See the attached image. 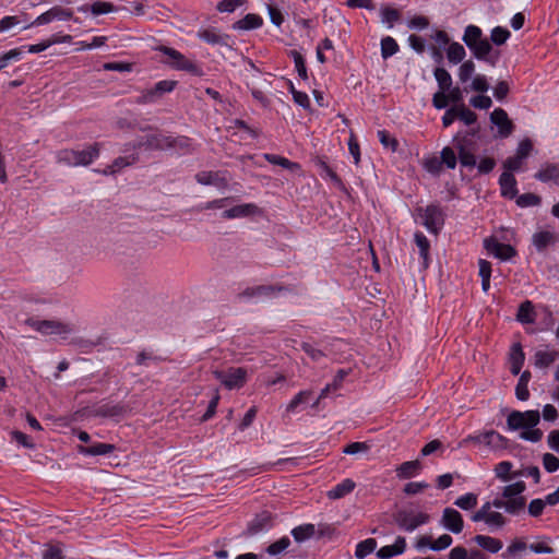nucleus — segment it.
I'll return each instance as SVG.
<instances>
[{"instance_id":"17","label":"nucleus","mask_w":559,"mask_h":559,"mask_svg":"<svg viewBox=\"0 0 559 559\" xmlns=\"http://www.w3.org/2000/svg\"><path fill=\"white\" fill-rule=\"evenodd\" d=\"M73 332V328L70 324L53 321L44 320L39 326V333L44 335H62L66 336Z\"/></svg>"},{"instance_id":"24","label":"nucleus","mask_w":559,"mask_h":559,"mask_svg":"<svg viewBox=\"0 0 559 559\" xmlns=\"http://www.w3.org/2000/svg\"><path fill=\"white\" fill-rule=\"evenodd\" d=\"M130 412V408L128 405L124 404H106L96 409V415L100 417H109V418H116V417H122L127 415Z\"/></svg>"},{"instance_id":"52","label":"nucleus","mask_w":559,"mask_h":559,"mask_svg":"<svg viewBox=\"0 0 559 559\" xmlns=\"http://www.w3.org/2000/svg\"><path fill=\"white\" fill-rule=\"evenodd\" d=\"M540 203V198L534 193H524L516 199V204L521 207L535 206Z\"/></svg>"},{"instance_id":"6","label":"nucleus","mask_w":559,"mask_h":559,"mask_svg":"<svg viewBox=\"0 0 559 559\" xmlns=\"http://www.w3.org/2000/svg\"><path fill=\"white\" fill-rule=\"evenodd\" d=\"M474 522L484 521L490 528H501L506 525L507 519L498 511L491 510V504L486 502L472 515Z\"/></svg>"},{"instance_id":"39","label":"nucleus","mask_w":559,"mask_h":559,"mask_svg":"<svg viewBox=\"0 0 559 559\" xmlns=\"http://www.w3.org/2000/svg\"><path fill=\"white\" fill-rule=\"evenodd\" d=\"M527 545L521 539H514L501 555L503 559H514L519 552L526 550Z\"/></svg>"},{"instance_id":"53","label":"nucleus","mask_w":559,"mask_h":559,"mask_svg":"<svg viewBox=\"0 0 559 559\" xmlns=\"http://www.w3.org/2000/svg\"><path fill=\"white\" fill-rule=\"evenodd\" d=\"M440 162H442V164H444L448 168L454 169L456 166V156L454 151L451 147H444L441 151Z\"/></svg>"},{"instance_id":"51","label":"nucleus","mask_w":559,"mask_h":559,"mask_svg":"<svg viewBox=\"0 0 559 559\" xmlns=\"http://www.w3.org/2000/svg\"><path fill=\"white\" fill-rule=\"evenodd\" d=\"M289 545H290V539L288 537H282L281 539H278L275 543L271 544L266 548V551L271 556H276V555L283 552L284 550H286Z\"/></svg>"},{"instance_id":"35","label":"nucleus","mask_w":559,"mask_h":559,"mask_svg":"<svg viewBox=\"0 0 559 559\" xmlns=\"http://www.w3.org/2000/svg\"><path fill=\"white\" fill-rule=\"evenodd\" d=\"M377 548V540L374 538H367L362 542H360L356 546L355 556L358 559H364L369 554L373 552Z\"/></svg>"},{"instance_id":"37","label":"nucleus","mask_w":559,"mask_h":559,"mask_svg":"<svg viewBox=\"0 0 559 559\" xmlns=\"http://www.w3.org/2000/svg\"><path fill=\"white\" fill-rule=\"evenodd\" d=\"M435 78L438 82L441 92L449 91L452 85V78L450 73L443 68L435 70Z\"/></svg>"},{"instance_id":"14","label":"nucleus","mask_w":559,"mask_h":559,"mask_svg":"<svg viewBox=\"0 0 559 559\" xmlns=\"http://www.w3.org/2000/svg\"><path fill=\"white\" fill-rule=\"evenodd\" d=\"M454 142L462 166L475 167L477 165L476 157L469 146V141L466 138L455 136Z\"/></svg>"},{"instance_id":"22","label":"nucleus","mask_w":559,"mask_h":559,"mask_svg":"<svg viewBox=\"0 0 559 559\" xmlns=\"http://www.w3.org/2000/svg\"><path fill=\"white\" fill-rule=\"evenodd\" d=\"M537 180L542 182L552 181L557 186H559V164L555 163H546L534 176Z\"/></svg>"},{"instance_id":"42","label":"nucleus","mask_w":559,"mask_h":559,"mask_svg":"<svg viewBox=\"0 0 559 559\" xmlns=\"http://www.w3.org/2000/svg\"><path fill=\"white\" fill-rule=\"evenodd\" d=\"M316 532L313 524H305L300 525L298 527H295L292 532L294 538L297 542H304L308 538H310Z\"/></svg>"},{"instance_id":"46","label":"nucleus","mask_w":559,"mask_h":559,"mask_svg":"<svg viewBox=\"0 0 559 559\" xmlns=\"http://www.w3.org/2000/svg\"><path fill=\"white\" fill-rule=\"evenodd\" d=\"M454 504L463 510H471L477 504V496L475 493H466L464 496L459 497Z\"/></svg>"},{"instance_id":"58","label":"nucleus","mask_w":559,"mask_h":559,"mask_svg":"<svg viewBox=\"0 0 559 559\" xmlns=\"http://www.w3.org/2000/svg\"><path fill=\"white\" fill-rule=\"evenodd\" d=\"M311 395V390L300 391L287 405V412H294L298 405L306 402Z\"/></svg>"},{"instance_id":"60","label":"nucleus","mask_w":559,"mask_h":559,"mask_svg":"<svg viewBox=\"0 0 559 559\" xmlns=\"http://www.w3.org/2000/svg\"><path fill=\"white\" fill-rule=\"evenodd\" d=\"M90 10L94 15H99L112 12L115 7L109 2L96 1L90 7Z\"/></svg>"},{"instance_id":"57","label":"nucleus","mask_w":559,"mask_h":559,"mask_svg":"<svg viewBox=\"0 0 559 559\" xmlns=\"http://www.w3.org/2000/svg\"><path fill=\"white\" fill-rule=\"evenodd\" d=\"M423 165L425 169L432 175H438L442 169V162H440V159L436 156L426 158L423 162Z\"/></svg>"},{"instance_id":"5","label":"nucleus","mask_w":559,"mask_h":559,"mask_svg":"<svg viewBox=\"0 0 559 559\" xmlns=\"http://www.w3.org/2000/svg\"><path fill=\"white\" fill-rule=\"evenodd\" d=\"M157 49L167 57L164 61L167 66L176 70H183L188 72L197 71V66L178 50L166 46H160Z\"/></svg>"},{"instance_id":"8","label":"nucleus","mask_w":559,"mask_h":559,"mask_svg":"<svg viewBox=\"0 0 559 559\" xmlns=\"http://www.w3.org/2000/svg\"><path fill=\"white\" fill-rule=\"evenodd\" d=\"M418 216L421 218L423 225L430 233H438L443 224L442 212L437 205H428L425 209H417Z\"/></svg>"},{"instance_id":"31","label":"nucleus","mask_w":559,"mask_h":559,"mask_svg":"<svg viewBox=\"0 0 559 559\" xmlns=\"http://www.w3.org/2000/svg\"><path fill=\"white\" fill-rule=\"evenodd\" d=\"M421 468V464L418 460L408 461L401 464L396 468L397 477L406 479L414 476Z\"/></svg>"},{"instance_id":"29","label":"nucleus","mask_w":559,"mask_h":559,"mask_svg":"<svg viewBox=\"0 0 559 559\" xmlns=\"http://www.w3.org/2000/svg\"><path fill=\"white\" fill-rule=\"evenodd\" d=\"M532 241L538 251H543L556 241V237L555 234L549 230H542L533 235Z\"/></svg>"},{"instance_id":"47","label":"nucleus","mask_w":559,"mask_h":559,"mask_svg":"<svg viewBox=\"0 0 559 559\" xmlns=\"http://www.w3.org/2000/svg\"><path fill=\"white\" fill-rule=\"evenodd\" d=\"M415 242H416L417 247L419 248V252H420L421 258L424 259L425 265H427L429 248H430L428 239L426 238V236L424 234L416 233L415 234Z\"/></svg>"},{"instance_id":"19","label":"nucleus","mask_w":559,"mask_h":559,"mask_svg":"<svg viewBox=\"0 0 559 559\" xmlns=\"http://www.w3.org/2000/svg\"><path fill=\"white\" fill-rule=\"evenodd\" d=\"M260 213V209L252 203L236 205L229 210L223 212V217L227 219L247 217L257 215Z\"/></svg>"},{"instance_id":"62","label":"nucleus","mask_w":559,"mask_h":559,"mask_svg":"<svg viewBox=\"0 0 559 559\" xmlns=\"http://www.w3.org/2000/svg\"><path fill=\"white\" fill-rule=\"evenodd\" d=\"M469 103L474 108L478 109H488L492 105L491 98L486 95L474 96L471 98Z\"/></svg>"},{"instance_id":"61","label":"nucleus","mask_w":559,"mask_h":559,"mask_svg":"<svg viewBox=\"0 0 559 559\" xmlns=\"http://www.w3.org/2000/svg\"><path fill=\"white\" fill-rule=\"evenodd\" d=\"M453 543L452 537L449 534H443L440 537H438L436 540L431 544V550L440 551L448 547H450Z\"/></svg>"},{"instance_id":"49","label":"nucleus","mask_w":559,"mask_h":559,"mask_svg":"<svg viewBox=\"0 0 559 559\" xmlns=\"http://www.w3.org/2000/svg\"><path fill=\"white\" fill-rule=\"evenodd\" d=\"M475 72V63L472 60L464 61L459 68V79L462 83L467 82Z\"/></svg>"},{"instance_id":"23","label":"nucleus","mask_w":559,"mask_h":559,"mask_svg":"<svg viewBox=\"0 0 559 559\" xmlns=\"http://www.w3.org/2000/svg\"><path fill=\"white\" fill-rule=\"evenodd\" d=\"M501 194L506 198L513 199L518 194L516 180L509 171H503L499 179Z\"/></svg>"},{"instance_id":"56","label":"nucleus","mask_w":559,"mask_h":559,"mask_svg":"<svg viewBox=\"0 0 559 559\" xmlns=\"http://www.w3.org/2000/svg\"><path fill=\"white\" fill-rule=\"evenodd\" d=\"M510 36V32L503 27L497 26L491 31L490 39L496 45H502Z\"/></svg>"},{"instance_id":"18","label":"nucleus","mask_w":559,"mask_h":559,"mask_svg":"<svg viewBox=\"0 0 559 559\" xmlns=\"http://www.w3.org/2000/svg\"><path fill=\"white\" fill-rule=\"evenodd\" d=\"M195 180L200 185L218 188H226L228 185V180L221 171H200L195 175Z\"/></svg>"},{"instance_id":"38","label":"nucleus","mask_w":559,"mask_h":559,"mask_svg":"<svg viewBox=\"0 0 559 559\" xmlns=\"http://www.w3.org/2000/svg\"><path fill=\"white\" fill-rule=\"evenodd\" d=\"M526 486L524 481H516L514 484L508 485L502 490V497L504 499H512L514 497H523L522 493L525 490Z\"/></svg>"},{"instance_id":"55","label":"nucleus","mask_w":559,"mask_h":559,"mask_svg":"<svg viewBox=\"0 0 559 559\" xmlns=\"http://www.w3.org/2000/svg\"><path fill=\"white\" fill-rule=\"evenodd\" d=\"M528 548L535 554H552L554 548L549 545L548 538L532 543Z\"/></svg>"},{"instance_id":"7","label":"nucleus","mask_w":559,"mask_h":559,"mask_svg":"<svg viewBox=\"0 0 559 559\" xmlns=\"http://www.w3.org/2000/svg\"><path fill=\"white\" fill-rule=\"evenodd\" d=\"M176 85L177 81L174 80L159 81L154 85V87L143 91L136 102L139 104L154 103L158 100L164 94L174 91Z\"/></svg>"},{"instance_id":"44","label":"nucleus","mask_w":559,"mask_h":559,"mask_svg":"<svg viewBox=\"0 0 559 559\" xmlns=\"http://www.w3.org/2000/svg\"><path fill=\"white\" fill-rule=\"evenodd\" d=\"M399 50V45L395 39L388 36L381 40V55L384 59L393 56Z\"/></svg>"},{"instance_id":"34","label":"nucleus","mask_w":559,"mask_h":559,"mask_svg":"<svg viewBox=\"0 0 559 559\" xmlns=\"http://www.w3.org/2000/svg\"><path fill=\"white\" fill-rule=\"evenodd\" d=\"M262 25V19L257 14H247L243 19L234 24L237 29H253Z\"/></svg>"},{"instance_id":"12","label":"nucleus","mask_w":559,"mask_h":559,"mask_svg":"<svg viewBox=\"0 0 559 559\" xmlns=\"http://www.w3.org/2000/svg\"><path fill=\"white\" fill-rule=\"evenodd\" d=\"M73 12L68 9H63L62 7L56 5L50 8L48 11L44 12L39 16H37L31 25H45L49 24L52 21H67L72 19Z\"/></svg>"},{"instance_id":"28","label":"nucleus","mask_w":559,"mask_h":559,"mask_svg":"<svg viewBox=\"0 0 559 559\" xmlns=\"http://www.w3.org/2000/svg\"><path fill=\"white\" fill-rule=\"evenodd\" d=\"M474 542L485 550L496 554L502 549V542L491 536L487 535H476Z\"/></svg>"},{"instance_id":"13","label":"nucleus","mask_w":559,"mask_h":559,"mask_svg":"<svg viewBox=\"0 0 559 559\" xmlns=\"http://www.w3.org/2000/svg\"><path fill=\"white\" fill-rule=\"evenodd\" d=\"M441 525L448 531L459 534L463 531L464 522L461 513L452 508H445L441 518Z\"/></svg>"},{"instance_id":"21","label":"nucleus","mask_w":559,"mask_h":559,"mask_svg":"<svg viewBox=\"0 0 559 559\" xmlns=\"http://www.w3.org/2000/svg\"><path fill=\"white\" fill-rule=\"evenodd\" d=\"M139 145H144L151 150H170L171 136L160 133L150 134L144 141L140 142Z\"/></svg>"},{"instance_id":"50","label":"nucleus","mask_w":559,"mask_h":559,"mask_svg":"<svg viewBox=\"0 0 559 559\" xmlns=\"http://www.w3.org/2000/svg\"><path fill=\"white\" fill-rule=\"evenodd\" d=\"M475 72V63L472 60L464 61L459 68V79L462 83L467 82Z\"/></svg>"},{"instance_id":"30","label":"nucleus","mask_w":559,"mask_h":559,"mask_svg":"<svg viewBox=\"0 0 559 559\" xmlns=\"http://www.w3.org/2000/svg\"><path fill=\"white\" fill-rule=\"evenodd\" d=\"M516 320L521 323H533L535 320V311L532 301H523L518 310Z\"/></svg>"},{"instance_id":"59","label":"nucleus","mask_w":559,"mask_h":559,"mask_svg":"<svg viewBox=\"0 0 559 559\" xmlns=\"http://www.w3.org/2000/svg\"><path fill=\"white\" fill-rule=\"evenodd\" d=\"M543 465L548 473H554L559 468V459L551 453H545L543 455Z\"/></svg>"},{"instance_id":"15","label":"nucleus","mask_w":559,"mask_h":559,"mask_svg":"<svg viewBox=\"0 0 559 559\" xmlns=\"http://www.w3.org/2000/svg\"><path fill=\"white\" fill-rule=\"evenodd\" d=\"M472 51L475 58L479 60H485L489 62L491 66H495L498 59V55L492 56L490 55L492 47L487 38H480L477 40L474 45L468 47Z\"/></svg>"},{"instance_id":"25","label":"nucleus","mask_w":559,"mask_h":559,"mask_svg":"<svg viewBox=\"0 0 559 559\" xmlns=\"http://www.w3.org/2000/svg\"><path fill=\"white\" fill-rule=\"evenodd\" d=\"M509 359L512 374H519L525 360V355L520 343L512 345Z\"/></svg>"},{"instance_id":"3","label":"nucleus","mask_w":559,"mask_h":559,"mask_svg":"<svg viewBox=\"0 0 559 559\" xmlns=\"http://www.w3.org/2000/svg\"><path fill=\"white\" fill-rule=\"evenodd\" d=\"M540 420L538 411L519 412L513 411L509 414L507 425L510 430L534 428Z\"/></svg>"},{"instance_id":"48","label":"nucleus","mask_w":559,"mask_h":559,"mask_svg":"<svg viewBox=\"0 0 559 559\" xmlns=\"http://www.w3.org/2000/svg\"><path fill=\"white\" fill-rule=\"evenodd\" d=\"M265 159L271 163V164H274V165H280L284 168H288V169H292V170H295V169H298L299 168V165L296 164V163H293L290 162L289 159L285 158V157H282V156H278V155H274V154H266L265 155Z\"/></svg>"},{"instance_id":"40","label":"nucleus","mask_w":559,"mask_h":559,"mask_svg":"<svg viewBox=\"0 0 559 559\" xmlns=\"http://www.w3.org/2000/svg\"><path fill=\"white\" fill-rule=\"evenodd\" d=\"M447 56L450 62L459 63L465 57V49L461 44L452 43L448 48Z\"/></svg>"},{"instance_id":"16","label":"nucleus","mask_w":559,"mask_h":559,"mask_svg":"<svg viewBox=\"0 0 559 559\" xmlns=\"http://www.w3.org/2000/svg\"><path fill=\"white\" fill-rule=\"evenodd\" d=\"M199 38L203 39L207 44L218 45L225 50H231L233 46L229 44V35L216 32L213 28H206L198 33Z\"/></svg>"},{"instance_id":"43","label":"nucleus","mask_w":559,"mask_h":559,"mask_svg":"<svg viewBox=\"0 0 559 559\" xmlns=\"http://www.w3.org/2000/svg\"><path fill=\"white\" fill-rule=\"evenodd\" d=\"M483 38L481 29L475 25H468L465 29L463 41L467 47L474 45L477 40Z\"/></svg>"},{"instance_id":"45","label":"nucleus","mask_w":559,"mask_h":559,"mask_svg":"<svg viewBox=\"0 0 559 559\" xmlns=\"http://www.w3.org/2000/svg\"><path fill=\"white\" fill-rule=\"evenodd\" d=\"M455 107L456 118L461 119L465 124H472L476 121V114L468 109L464 104L457 105Z\"/></svg>"},{"instance_id":"27","label":"nucleus","mask_w":559,"mask_h":559,"mask_svg":"<svg viewBox=\"0 0 559 559\" xmlns=\"http://www.w3.org/2000/svg\"><path fill=\"white\" fill-rule=\"evenodd\" d=\"M355 481L349 478H346L342 483L336 485L334 488L329 490L326 492V496L331 500H337L350 493L355 489Z\"/></svg>"},{"instance_id":"54","label":"nucleus","mask_w":559,"mask_h":559,"mask_svg":"<svg viewBox=\"0 0 559 559\" xmlns=\"http://www.w3.org/2000/svg\"><path fill=\"white\" fill-rule=\"evenodd\" d=\"M378 136H379L381 144L384 147L390 148L392 152L396 151L397 145H399L397 140L395 138L391 136L389 132H386L384 130H380V131H378Z\"/></svg>"},{"instance_id":"41","label":"nucleus","mask_w":559,"mask_h":559,"mask_svg":"<svg viewBox=\"0 0 559 559\" xmlns=\"http://www.w3.org/2000/svg\"><path fill=\"white\" fill-rule=\"evenodd\" d=\"M526 500L524 497H514L512 499H506V512L509 514H519L524 510Z\"/></svg>"},{"instance_id":"4","label":"nucleus","mask_w":559,"mask_h":559,"mask_svg":"<svg viewBox=\"0 0 559 559\" xmlns=\"http://www.w3.org/2000/svg\"><path fill=\"white\" fill-rule=\"evenodd\" d=\"M213 374L228 390L240 389L247 381V370L241 367H233L227 371L215 370Z\"/></svg>"},{"instance_id":"10","label":"nucleus","mask_w":559,"mask_h":559,"mask_svg":"<svg viewBox=\"0 0 559 559\" xmlns=\"http://www.w3.org/2000/svg\"><path fill=\"white\" fill-rule=\"evenodd\" d=\"M463 442H484L486 445L492 449H501L507 445V439L495 430H489L477 436H468L463 440Z\"/></svg>"},{"instance_id":"1","label":"nucleus","mask_w":559,"mask_h":559,"mask_svg":"<svg viewBox=\"0 0 559 559\" xmlns=\"http://www.w3.org/2000/svg\"><path fill=\"white\" fill-rule=\"evenodd\" d=\"M99 155L98 144H93L83 151L64 150L59 159L70 166H87Z\"/></svg>"},{"instance_id":"2","label":"nucleus","mask_w":559,"mask_h":559,"mask_svg":"<svg viewBox=\"0 0 559 559\" xmlns=\"http://www.w3.org/2000/svg\"><path fill=\"white\" fill-rule=\"evenodd\" d=\"M430 516L424 512H415L413 510L401 509L393 514L396 525L406 532H413L418 526L426 524Z\"/></svg>"},{"instance_id":"64","label":"nucleus","mask_w":559,"mask_h":559,"mask_svg":"<svg viewBox=\"0 0 559 559\" xmlns=\"http://www.w3.org/2000/svg\"><path fill=\"white\" fill-rule=\"evenodd\" d=\"M512 464L508 461L500 462L496 465L495 473L496 476L503 481L509 480V473L511 472Z\"/></svg>"},{"instance_id":"36","label":"nucleus","mask_w":559,"mask_h":559,"mask_svg":"<svg viewBox=\"0 0 559 559\" xmlns=\"http://www.w3.org/2000/svg\"><path fill=\"white\" fill-rule=\"evenodd\" d=\"M489 90V84L485 75L477 74L473 78L469 86L464 87L465 92H478V93H485Z\"/></svg>"},{"instance_id":"33","label":"nucleus","mask_w":559,"mask_h":559,"mask_svg":"<svg viewBox=\"0 0 559 559\" xmlns=\"http://www.w3.org/2000/svg\"><path fill=\"white\" fill-rule=\"evenodd\" d=\"M115 450L114 444L96 443L91 447H80V452L87 455H105Z\"/></svg>"},{"instance_id":"26","label":"nucleus","mask_w":559,"mask_h":559,"mask_svg":"<svg viewBox=\"0 0 559 559\" xmlns=\"http://www.w3.org/2000/svg\"><path fill=\"white\" fill-rule=\"evenodd\" d=\"M559 358L556 350H537L534 355V365L536 368L546 369Z\"/></svg>"},{"instance_id":"11","label":"nucleus","mask_w":559,"mask_h":559,"mask_svg":"<svg viewBox=\"0 0 559 559\" xmlns=\"http://www.w3.org/2000/svg\"><path fill=\"white\" fill-rule=\"evenodd\" d=\"M490 121L498 127L497 136L508 138L514 129L513 122L509 119L507 111L502 108H496L490 114Z\"/></svg>"},{"instance_id":"32","label":"nucleus","mask_w":559,"mask_h":559,"mask_svg":"<svg viewBox=\"0 0 559 559\" xmlns=\"http://www.w3.org/2000/svg\"><path fill=\"white\" fill-rule=\"evenodd\" d=\"M530 379L531 372L527 370H525L519 379V382L515 386V395L520 401H526L530 397V392L527 388Z\"/></svg>"},{"instance_id":"20","label":"nucleus","mask_w":559,"mask_h":559,"mask_svg":"<svg viewBox=\"0 0 559 559\" xmlns=\"http://www.w3.org/2000/svg\"><path fill=\"white\" fill-rule=\"evenodd\" d=\"M406 549V539L403 536H399L393 545H388L381 547L377 551V557L379 559H391L394 556L401 555Z\"/></svg>"},{"instance_id":"63","label":"nucleus","mask_w":559,"mask_h":559,"mask_svg":"<svg viewBox=\"0 0 559 559\" xmlns=\"http://www.w3.org/2000/svg\"><path fill=\"white\" fill-rule=\"evenodd\" d=\"M546 504H548L546 499L545 500H543V499H534V500H532L530 502V504H528V513H530V515H532L534 518L539 516L543 513Z\"/></svg>"},{"instance_id":"9","label":"nucleus","mask_w":559,"mask_h":559,"mask_svg":"<svg viewBox=\"0 0 559 559\" xmlns=\"http://www.w3.org/2000/svg\"><path fill=\"white\" fill-rule=\"evenodd\" d=\"M484 247L490 254L502 261L510 260L516 254V250L511 245L501 243L492 237L484 240Z\"/></svg>"}]
</instances>
